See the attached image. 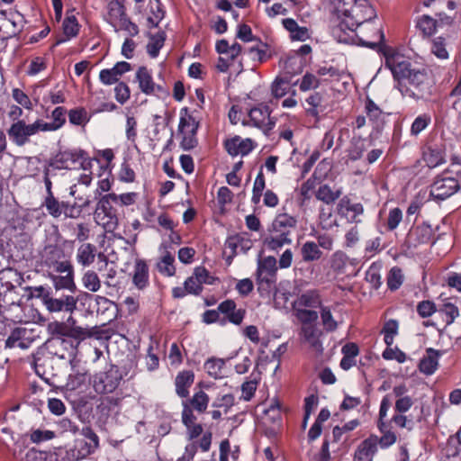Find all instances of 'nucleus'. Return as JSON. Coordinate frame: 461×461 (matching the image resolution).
Wrapping results in <instances>:
<instances>
[{
	"label": "nucleus",
	"instance_id": "nucleus-1",
	"mask_svg": "<svg viewBox=\"0 0 461 461\" xmlns=\"http://www.w3.org/2000/svg\"><path fill=\"white\" fill-rule=\"evenodd\" d=\"M54 169L89 170L92 161L82 149H69L58 153L50 164Z\"/></svg>",
	"mask_w": 461,
	"mask_h": 461
},
{
	"label": "nucleus",
	"instance_id": "nucleus-2",
	"mask_svg": "<svg viewBox=\"0 0 461 461\" xmlns=\"http://www.w3.org/2000/svg\"><path fill=\"white\" fill-rule=\"evenodd\" d=\"M338 13L342 14L344 18L339 22V27L341 31L349 30L354 32L366 19L358 17L359 7L357 0H330Z\"/></svg>",
	"mask_w": 461,
	"mask_h": 461
},
{
	"label": "nucleus",
	"instance_id": "nucleus-3",
	"mask_svg": "<svg viewBox=\"0 0 461 461\" xmlns=\"http://www.w3.org/2000/svg\"><path fill=\"white\" fill-rule=\"evenodd\" d=\"M40 131H44L41 119H37L32 123H26L24 120H21L11 124L7 134L14 144L23 147L30 141L31 137Z\"/></svg>",
	"mask_w": 461,
	"mask_h": 461
},
{
	"label": "nucleus",
	"instance_id": "nucleus-4",
	"mask_svg": "<svg viewBox=\"0 0 461 461\" xmlns=\"http://www.w3.org/2000/svg\"><path fill=\"white\" fill-rule=\"evenodd\" d=\"M41 266L46 267L47 272L54 270H62L71 265L67 258L64 249L56 245H46L40 253Z\"/></svg>",
	"mask_w": 461,
	"mask_h": 461
},
{
	"label": "nucleus",
	"instance_id": "nucleus-5",
	"mask_svg": "<svg viewBox=\"0 0 461 461\" xmlns=\"http://www.w3.org/2000/svg\"><path fill=\"white\" fill-rule=\"evenodd\" d=\"M68 324L64 321H51L48 324L47 330L48 332L52 336L51 338H60V339H74L78 341V343L86 338H91L94 336V333L86 328H68Z\"/></svg>",
	"mask_w": 461,
	"mask_h": 461
},
{
	"label": "nucleus",
	"instance_id": "nucleus-6",
	"mask_svg": "<svg viewBox=\"0 0 461 461\" xmlns=\"http://www.w3.org/2000/svg\"><path fill=\"white\" fill-rule=\"evenodd\" d=\"M276 258L272 256L258 259L256 279L259 289L269 288L276 283Z\"/></svg>",
	"mask_w": 461,
	"mask_h": 461
},
{
	"label": "nucleus",
	"instance_id": "nucleus-7",
	"mask_svg": "<svg viewBox=\"0 0 461 461\" xmlns=\"http://www.w3.org/2000/svg\"><path fill=\"white\" fill-rule=\"evenodd\" d=\"M77 298L73 294L53 292L50 298H47L45 308L49 312H69L72 314L77 309Z\"/></svg>",
	"mask_w": 461,
	"mask_h": 461
},
{
	"label": "nucleus",
	"instance_id": "nucleus-8",
	"mask_svg": "<svg viewBox=\"0 0 461 461\" xmlns=\"http://www.w3.org/2000/svg\"><path fill=\"white\" fill-rule=\"evenodd\" d=\"M459 188V182L455 177L440 176L430 186V195L437 200H445L456 194Z\"/></svg>",
	"mask_w": 461,
	"mask_h": 461
},
{
	"label": "nucleus",
	"instance_id": "nucleus-9",
	"mask_svg": "<svg viewBox=\"0 0 461 461\" xmlns=\"http://www.w3.org/2000/svg\"><path fill=\"white\" fill-rule=\"evenodd\" d=\"M78 342L74 344L71 339H60V338H50L46 341L47 348L50 353L58 357L60 359L77 358V348Z\"/></svg>",
	"mask_w": 461,
	"mask_h": 461
},
{
	"label": "nucleus",
	"instance_id": "nucleus-10",
	"mask_svg": "<svg viewBox=\"0 0 461 461\" xmlns=\"http://www.w3.org/2000/svg\"><path fill=\"white\" fill-rule=\"evenodd\" d=\"M198 122L192 115L181 116L178 131L183 135L180 146L183 149L189 150L197 145L195 138Z\"/></svg>",
	"mask_w": 461,
	"mask_h": 461
},
{
	"label": "nucleus",
	"instance_id": "nucleus-11",
	"mask_svg": "<svg viewBox=\"0 0 461 461\" xmlns=\"http://www.w3.org/2000/svg\"><path fill=\"white\" fill-rule=\"evenodd\" d=\"M48 277L52 282L54 292H59L60 290L74 292L76 290L72 264L68 267H66L65 269L48 272Z\"/></svg>",
	"mask_w": 461,
	"mask_h": 461
},
{
	"label": "nucleus",
	"instance_id": "nucleus-12",
	"mask_svg": "<svg viewBox=\"0 0 461 461\" xmlns=\"http://www.w3.org/2000/svg\"><path fill=\"white\" fill-rule=\"evenodd\" d=\"M271 111L267 105H259L250 109L249 116L255 127L260 128L267 134L275 126L276 120L270 117Z\"/></svg>",
	"mask_w": 461,
	"mask_h": 461
},
{
	"label": "nucleus",
	"instance_id": "nucleus-13",
	"mask_svg": "<svg viewBox=\"0 0 461 461\" xmlns=\"http://www.w3.org/2000/svg\"><path fill=\"white\" fill-rule=\"evenodd\" d=\"M120 380L117 371L109 370L96 375L93 386L97 393H109L118 387Z\"/></svg>",
	"mask_w": 461,
	"mask_h": 461
},
{
	"label": "nucleus",
	"instance_id": "nucleus-14",
	"mask_svg": "<svg viewBox=\"0 0 461 461\" xmlns=\"http://www.w3.org/2000/svg\"><path fill=\"white\" fill-rule=\"evenodd\" d=\"M385 66L391 70L394 79L397 81L405 80L412 69L411 63L400 54H393L386 57Z\"/></svg>",
	"mask_w": 461,
	"mask_h": 461
},
{
	"label": "nucleus",
	"instance_id": "nucleus-15",
	"mask_svg": "<svg viewBox=\"0 0 461 461\" xmlns=\"http://www.w3.org/2000/svg\"><path fill=\"white\" fill-rule=\"evenodd\" d=\"M136 80L141 92L146 95H164L167 93L162 86L156 85L153 82L151 74L146 67L139 68L136 73Z\"/></svg>",
	"mask_w": 461,
	"mask_h": 461
},
{
	"label": "nucleus",
	"instance_id": "nucleus-16",
	"mask_svg": "<svg viewBox=\"0 0 461 461\" xmlns=\"http://www.w3.org/2000/svg\"><path fill=\"white\" fill-rule=\"evenodd\" d=\"M69 363L71 373L68 375L66 386L69 390H76L86 382L89 375L87 370L80 365L78 359L71 358Z\"/></svg>",
	"mask_w": 461,
	"mask_h": 461
},
{
	"label": "nucleus",
	"instance_id": "nucleus-17",
	"mask_svg": "<svg viewBox=\"0 0 461 461\" xmlns=\"http://www.w3.org/2000/svg\"><path fill=\"white\" fill-rule=\"evenodd\" d=\"M338 212L345 217L349 222H360L361 216L364 212L363 205L359 203H352L348 197L342 198L338 203Z\"/></svg>",
	"mask_w": 461,
	"mask_h": 461
},
{
	"label": "nucleus",
	"instance_id": "nucleus-18",
	"mask_svg": "<svg viewBox=\"0 0 461 461\" xmlns=\"http://www.w3.org/2000/svg\"><path fill=\"white\" fill-rule=\"evenodd\" d=\"M377 449L376 436L371 435L357 446L353 461H373Z\"/></svg>",
	"mask_w": 461,
	"mask_h": 461
},
{
	"label": "nucleus",
	"instance_id": "nucleus-19",
	"mask_svg": "<svg viewBox=\"0 0 461 461\" xmlns=\"http://www.w3.org/2000/svg\"><path fill=\"white\" fill-rule=\"evenodd\" d=\"M291 243L292 239L287 232H279L271 227L268 229V234L263 239V245L269 250H278L285 245Z\"/></svg>",
	"mask_w": 461,
	"mask_h": 461
},
{
	"label": "nucleus",
	"instance_id": "nucleus-20",
	"mask_svg": "<svg viewBox=\"0 0 461 461\" xmlns=\"http://www.w3.org/2000/svg\"><path fill=\"white\" fill-rule=\"evenodd\" d=\"M130 70L131 64L126 61H121L116 63L113 68L101 70L99 78L104 85H112L116 83L122 74Z\"/></svg>",
	"mask_w": 461,
	"mask_h": 461
},
{
	"label": "nucleus",
	"instance_id": "nucleus-21",
	"mask_svg": "<svg viewBox=\"0 0 461 461\" xmlns=\"http://www.w3.org/2000/svg\"><path fill=\"white\" fill-rule=\"evenodd\" d=\"M365 110L368 120L374 124V127L379 129L384 123V119L388 113L380 108L372 99L366 98Z\"/></svg>",
	"mask_w": 461,
	"mask_h": 461
},
{
	"label": "nucleus",
	"instance_id": "nucleus-22",
	"mask_svg": "<svg viewBox=\"0 0 461 461\" xmlns=\"http://www.w3.org/2000/svg\"><path fill=\"white\" fill-rule=\"evenodd\" d=\"M440 352L431 348L426 350V355L420 359L419 364L420 371L427 375H432L438 365Z\"/></svg>",
	"mask_w": 461,
	"mask_h": 461
},
{
	"label": "nucleus",
	"instance_id": "nucleus-23",
	"mask_svg": "<svg viewBox=\"0 0 461 461\" xmlns=\"http://www.w3.org/2000/svg\"><path fill=\"white\" fill-rule=\"evenodd\" d=\"M300 335L313 350L319 353L322 352V346L319 339L320 331L314 325H303Z\"/></svg>",
	"mask_w": 461,
	"mask_h": 461
},
{
	"label": "nucleus",
	"instance_id": "nucleus-24",
	"mask_svg": "<svg viewBox=\"0 0 461 461\" xmlns=\"http://www.w3.org/2000/svg\"><path fill=\"white\" fill-rule=\"evenodd\" d=\"M96 247L91 243H82L77 249L76 259L82 267H89L95 262Z\"/></svg>",
	"mask_w": 461,
	"mask_h": 461
},
{
	"label": "nucleus",
	"instance_id": "nucleus-25",
	"mask_svg": "<svg viewBox=\"0 0 461 461\" xmlns=\"http://www.w3.org/2000/svg\"><path fill=\"white\" fill-rule=\"evenodd\" d=\"M321 300L317 290L306 291L294 302V308H321Z\"/></svg>",
	"mask_w": 461,
	"mask_h": 461
},
{
	"label": "nucleus",
	"instance_id": "nucleus-26",
	"mask_svg": "<svg viewBox=\"0 0 461 461\" xmlns=\"http://www.w3.org/2000/svg\"><path fill=\"white\" fill-rule=\"evenodd\" d=\"M297 225V220L294 216L287 213H279L274 219L271 228L277 230L279 232H287L292 235Z\"/></svg>",
	"mask_w": 461,
	"mask_h": 461
},
{
	"label": "nucleus",
	"instance_id": "nucleus-27",
	"mask_svg": "<svg viewBox=\"0 0 461 461\" xmlns=\"http://www.w3.org/2000/svg\"><path fill=\"white\" fill-rule=\"evenodd\" d=\"M194 375L192 371L180 372L175 380L176 393L178 396L185 398L188 395V389L193 384Z\"/></svg>",
	"mask_w": 461,
	"mask_h": 461
},
{
	"label": "nucleus",
	"instance_id": "nucleus-28",
	"mask_svg": "<svg viewBox=\"0 0 461 461\" xmlns=\"http://www.w3.org/2000/svg\"><path fill=\"white\" fill-rule=\"evenodd\" d=\"M96 448L86 439H77L69 454L73 459L79 460L94 453Z\"/></svg>",
	"mask_w": 461,
	"mask_h": 461
},
{
	"label": "nucleus",
	"instance_id": "nucleus-29",
	"mask_svg": "<svg viewBox=\"0 0 461 461\" xmlns=\"http://www.w3.org/2000/svg\"><path fill=\"white\" fill-rule=\"evenodd\" d=\"M133 284L139 288L142 289L148 285L149 274L147 264L139 259L135 263L134 275L132 278Z\"/></svg>",
	"mask_w": 461,
	"mask_h": 461
},
{
	"label": "nucleus",
	"instance_id": "nucleus-30",
	"mask_svg": "<svg viewBox=\"0 0 461 461\" xmlns=\"http://www.w3.org/2000/svg\"><path fill=\"white\" fill-rule=\"evenodd\" d=\"M322 254L317 243L313 241H306L301 248V255L304 262L317 261L321 258Z\"/></svg>",
	"mask_w": 461,
	"mask_h": 461
},
{
	"label": "nucleus",
	"instance_id": "nucleus-31",
	"mask_svg": "<svg viewBox=\"0 0 461 461\" xmlns=\"http://www.w3.org/2000/svg\"><path fill=\"white\" fill-rule=\"evenodd\" d=\"M341 194L339 188L333 190L330 185H322L317 189L315 196L318 200L331 204L340 197Z\"/></svg>",
	"mask_w": 461,
	"mask_h": 461
},
{
	"label": "nucleus",
	"instance_id": "nucleus-32",
	"mask_svg": "<svg viewBox=\"0 0 461 461\" xmlns=\"http://www.w3.org/2000/svg\"><path fill=\"white\" fill-rule=\"evenodd\" d=\"M65 113L66 111L63 107H56L51 114L53 119L52 122H46L41 120V126L44 131H52L59 129L66 122Z\"/></svg>",
	"mask_w": 461,
	"mask_h": 461
},
{
	"label": "nucleus",
	"instance_id": "nucleus-33",
	"mask_svg": "<svg viewBox=\"0 0 461 461\" xmlns=\"http://www.w3.org/2000/svg\"><path fill=\"white\" fill-rule=\"evenodd\" d=\"M366 140L359 136L353 137L348 149V156L351 160H357L362 158L363 152L366 149Z\"/></svg>",
	"mask_w": 461,
	"mask_h": 461
},
{
	"label": "nucleus",
	"instance_id": "nucleus-34",
	"mask_svg": "<svg viewBox=\"0 0 461 461\" xmlns=\"http://www.w3.org/2000/svg\"><path fill=\"white\" fill-rule=\"evenodd\" d=\"M209 400V396L203 391L200 390L185 402H188L192 410L203 413L208 407Z\"/></svg>",
	"mask_w": 461,
	"mask_h": 461
},
{
	"label": "nucleus",
	"instance_id": "nucleus-35",
	"mask_svg": "<svg viewBox=\"0 0 461 461\" xmlns=\"http://www.w3.org/2000/svg\"><path fill=\"white\" fill-rule=\"evenodd\" d=\"M109 19L113 27L124 19L127 15L124 6L118 1H113L109 4Z\"/></svg>",
	"mask_w": 461,
	"mask_h": 461
},
{
	"label": "nucleus",
	"instance_id": "nucleus-36",
	"mask_svg": "<svg viewBox=\"0 0 461 461\" xmlns=\"http://www.w3.org/2000/svg\"><path fill=\"white\" fill-rule=\"evenodd\" d=\"M305 103L307 105L305 107L307 114L317 118L321 111L320 109L322 103L321 95L315 92L306 98Z\"/></svg>",
	"mask_w": 461,
	"mask_h": 461
},
{
	"label": "nucleus",
	"instance_id": "nucleus-37",
	"mask_svg": "<svg viewBox=\"0 0 461 461\" xmlns=\"http://www.w3.org/2000/svg\"><path fill=\"white\" fill-rule=\"evenodd\" d=\"M438 312L442 315L447 325L453 323L456 318L459 316L458 308L449 302L444 303L438 310Z\"/></svg>",
	"mask_w": 461,
	"mask_h": 461
},
{
	"label": "nucleus",
	"instance_id": "nucleus-38",
	"mask_svg": "<svg viewBox=\"0 0 461 461\" xmlns=\"http://www.w3.org/2000/svg\"><path fill=\"white\" fill-rule=\"evenodd\" d=\"M150 13L151 15L148 17L149 26L151 28L158 27V23L165 16V12L159 0H155V3L151 4Z\"/></svg>",
	"mask_w": 461,
	"mask_h": 461
},
{
	"label": "nucleus",
	"instance_id": "nucleus-39",
	"mask_svg": "<svg viewBox=\"0 0 461 461\" xmlns=\"http://www.w3.org/2000/svg\"><path fill=\"white\" fill-rule=\"evenodd\" d=\"M166 35L164 32H158L157 34L150 36V41L147 45V51L150 57L156 58L160 49L164 45Z\"/></svg>",
	"mask_w": 461,
	"mask_h": 461
},
{
	"label": "nucleus",
	"instance_id": "nucleus-40",
	"mask_svg": "<svg viewBox=\"0 0 461 461\" xmlns=\"http://www.w3.org/2000/svg\"><path fill=\"white\" fill-rule=\"evenodd\" d=\"M82 283L84 287L90 292H97L101 288V280L93 270H87L83 275Z\"/></svg>",
	"mask_w": 461,
	"mask_h": 461
},
{
	"label": "nucleus",
	"instance_id": "nucleus-41",
	"mask_svg": "<svg viewBox=\"0 0 461 461\" xmlns=\"http://www.w3.org/2000/svg\"><path fill=\"white\" fill-rule=\"evenodd\" d=\"M174 261V256H172L169 252H167L166 255H164L161 260L158 263V271L167 276H174L176 272V268L173 264Z\"/></svg>",
	"mask_w": 461,
	"mask_h": 461
},
{
	"label": "nucleus",
	"instance_id": "nucleus-42",
	"mask_svg": "<svg viewBox=\"0 0 461 461\" xmlns=\"http://www.w3.org/2000/svg\"><path fill=\"white\" fill-rule=\"evenodd\" d=\"M296 318L303 323V325H312L318 319V312L313 310L306 308H294Z\"/></svg>",
	"mask_w": 461,
	"mask_h": 461
},
{
	"label": "nucleus",
	"instance_id": "nucleus-43",
	"mask_svg": "<svg viewBox=\"0 0 461 461\" xmlns=\"http://www.w3.org/2000/svg\"><path fill=\"white\" fill-rule=\"evenodd\" d=\"M224 366V361L220 358H210L204 364V368L208 375L213 378L221 376V371Z\"/></svg>",
	"mask_w": 461,
	"mask_h": 461
},
{
	"label": "nucleus",
	"instance_id": "nucleus-44",
	"mask_svg": "<svg viewBox=\"0 0 461 461\" xmlns=\"http://www.w3.org/2000/svg\"><path fill=\"white\" fill-rule=\"evenodd\" d=\"M47 212L54 218L62 215V202H59L54 195H47L44 201Z\"/></svg>",
	"mask_w": 461,
	"mask_h": 461
},
{
	"label": "nucleus",
	"instance_id": "nucleus-45",
	"mask_svg": "<svg viewBox=\"0 0 461 461\" xmlns=\"http://www.w3.org/2000/svg\"><path fill=\"white\" fill-rule=\"evenodd\" d=\"M321 318L322 325L327 331H334L338 328V322L333 319L329 307L321 306Z\"/></svg>",
	"mask_w": 461,
	"mask_h": 461
},
{
	"label": "nucleus",
	"instance_id": "nucleus-46",
	"mask_svg": "<svg viewBox=\"0 0 461 461\" xmlns=\"http://www.w3.org/2000/svg\"><path fill=\"white\" fill-rule=\"evenodd\" d=\"M418 27L425 36H430L436 31L437 21L429 15H423L418 22Z\"/></svg>",
	"mask_w": 461,
	"mask_h": 461
},
{
	"label": "nucleus",
	"instance_id": "nucleus-47",
	"mask_svg": "<svg viewBox=\"0 0 461 461\" xmlns=\"http://www.w3.org/2000/svg\"><path fill=\"white\" fill-rule=\"evenodd\" d=\"M403 282V275L402 269L399 267H393L387 277L388 287L394 291L397 290Z\"/></svg>",
	"mask_w": 461,
	"mask_h": 461
},
{
	"label": "nucleus",
	"instance_id": "nucleus-48",
	"mask_svg": "<svg viewBox=\"0 0 461 461\" xmlns=\"http://www.w3.org/2000/svg\"><path fill=\"white\" fill-rule=\"evenodd\" d=\"M63 31L68 38L75 37L78 33L79 25L75 15L66 17L63 22Z\"/></svg>",
	"mask_w": 461,
	"mask_h": 461
},
{
	"label": "nucleus",
	"instance_id": "nucleus-49",
	"mask_svg": "<svg viewBox=\"0 0 461 461\" xmlns=\"http://www.w3.org/2000/svg\"><path fill=\"white\" fill-rule=\"evenodd\" d=\"M431 52L439 59H447L448 52L446 49L445 39L438 37L433 40Z\"/></svg>",
	"mask_w": 461,
	"mask_h": 461
},
{
	"label": "nucleus",
	"instance_id": "nucleus-50",
	"mask_svg": "<svg viewBox=\"0 0 461 461\" xmlns=\"http://www.w3.org/2000/svg\"><path fill=\"white\" fill-rule=\"evenodd\" d=\"M320 85V80L318 77L311 73H306L301 80V83L299 85V88L301 91H308L311 89L317 88Z\"/></svg>",
	"mask_w": 461,
	"mask_h": 461
},
{
	"label": "nucleus",
	"instance_id": "nucleus-51",
	"mask_svg": "<svg viewBox=\"0 0 461 461\" xmlns=\"http://www.w3.org/2000/svg\"><path fill=\"white\" fill-rule=\"evenodd\" d=\"M425 161L429 167H436L445 162L443 154L437 149H429L425 154Z\"/></svg>",
	"mask_w": 461,
	"mask_h": 461
},
{
	"label": "nucleus",
	"instance_id": "nucleus-52",
	"mask_svg": "<svg viewBox=\"0 0 461 461\" xmlns=\"http://www.w3.org/2000/svg\"><path fill=\"white\" fill-rule=\"evenodd\" d=\"M437 312L433 302L426 300L420 302L417 305V312L421 318H428Z\"/></svg>",
	"mask_w": 461,
	"mask_h": 461
},
{
	"label": "nucleus",
	"instance_id": "nucleus-53",
	"mask_svg": "<svg viewBox=\"0 0 461 461\" xmlns=\"http://www.w3.org/2000/svg\"><path fill=\"white\" fill-rule=\"evenodd\" d=\"M191 276L199 282L200 286H203V284L212 285L214 281V278L210 276L209 272L203 267H196Z\"/></svg>",
	"mask_w": 461,
	"mask_h": 461
},
{
	"label": "nucleus",
	"instance_id": "nucleus-54",
	"mask_svg": "<svg viewBox=\"0 0 461 461\" xmlns=\"http://www.w3.org/2000/svg\"><path fill=\"white\" fill-rule=\"evenodd\" d=\"M430 122V117L427 114L418 116L411 124V133L412 135H418L422 131Z\"/></svg>",
	"mask_w": 461,
	"mask_h": 461
},
{
	"label": "nucleus",
	"instance_id": "nucleus-55",
	"mask_svg": "<svg viewBox=\"0 0 461 461\" xmlns=\"http://www.w3.org/2000/svg\"><path fill=\"white\" fill-rule=\"evenodd\" d=\"M12 96L19 104L23 105L24 108L28 110L32 109V101L30 100L29 96L21 89H13Z\"/></svg>",
	"mask_w": 461,
	"mask_h": 461
},
{
	"label": "nucleus",
	"instance_id": "nucleus-56",
	"mask_svg": "<svg viewBox=\"0 0 461 461\" xmlns=\"http://www.w3.org/2000/svg\"><path fill=\"white\" fill-rule=\"evenodd\" d=\"M87 113L85 109H74L68 113V119L70 123L75 125H81L86 122Z\"/></svg>",
	"mask_w": 461,
	"mask_h": 461
},
{
	"label": "nucleus",
	"instance_id": "nucleus-57",
	"mask_svg": "<svg viewBox=\"0 0 461 461\" xmlns=\"http://www.w3.org/2000/svg\"><path fill=\"white\" fill-rule=\"evenodd\" d=\"M257 387L258 382L256 380H249L244 382L241 385V398L245 401L251 400V398L254 396Z\"/></svg>",
	"mask_w": 461,
	"mask_h": 461
},
{
	"label": "nucleus",
	"instance_id": "nucleus-58",
	"mask_svg": "<svg viewBox=\"0 0 461 461\" xmlns=\"http://www.w3.org/2000/svg\"><path fill=\"white\" fill-rule=\"evenodd\" d=\"M115 92V99L120 104H124L130 98V88L129 86L123 83L120 82L114 88Z\"/></svg>",
	"mask_w": 461,
	"mask_h": 461
},
{
	"label": "nucleus",
	"instance_id": "nucleus-59",
	"mask_svg": "<svg viewBox=\"0 0 461 461\" xmlns=\"http://www.w3.org/2000/svg\"><path fill=\"white\" fill-rule=\"evenodd\" d=\"M82 209L76 203L70 204L68 202H62V214L66 218H77L81 214Z\"/></svg>",
	"mask_w": 461,
	"mask_h": 461
},
{
	"label": "nucleus",
	"instance_id": "nucleus-60",
	"mask_svg": "<svg viewBox=\"0 0 461 461\" xmlns=\"http://www.w3.org/2000/svg\"><path fill=\"white\" fill-rule=\"evenodd\" d=\"M25 330L22 328H15L12 330L11 334L5 340V348H12L16 347L18 342L23 337Z\"/></svg>",
	"mask_w": 461,
	"mask_h": 461
},
{
	"label": "nucleus",
	"instance_id": "nucleus-61",
	"mask_svg": "<svg viewBox=\"0 0 461 461\" xmlns=\"http://www.w3.org/2000/svg\"><path fill=\"white\" fill-rule=\"evenodd\" d=\"M114 28L116 31L123 30L127 32L131 36H135L139 33L138 26L133 23L127 16L117 24V27Z\"/></svg>",
	"mask_w": 461,
	"mask_h": 461
},
{
	"label": "nucleus",
	"instance_id": "nucleus-62",
	"mask_svg": "<svg viewBox=\"0 0 461 461\" xmlns=\"http://www.w3.org/2000/svg\"><path fill=\"white\" fill-rule=\"evenodd\" d=\"M346 266V256L342 252H335L330 258V267L337 271L340 272Z\"/></svg>",
	"mask_w": 461,
	"mask_h": 461
},
{
	"label": "nucleus",
	"instance_id": "nucleus-63",
	"mask_svg": "<svg viewBox=\"0 0 461 461\" xmlns=\"http://www.w3.org/2000/svg\"><path fill=\"white\" fill-rule=\"evenodd\" d=\"M402 218V212L399 208H393L389 212L388 219H387V226L390 230H394L399 223L401 222Z\"/></svg>",
	"mask_w": 461,
	"mask_h": 461
},
{
	"label": "nucleus",
	"instance_id": "nucleus-64",
	"mask_svg": "<svg viewBox=\"0 0 461 461\" xmlns=\"http://www.w3.org/2000/svg\"><path fill=\"white\" fill-rule=\"evenodd\" d=\"M193 411L187 402H183L182 421L187 428H191L196 420Z\"/></svg>",
	"mask_w": 461,
	"mask_h": 461
}]
</instances>
